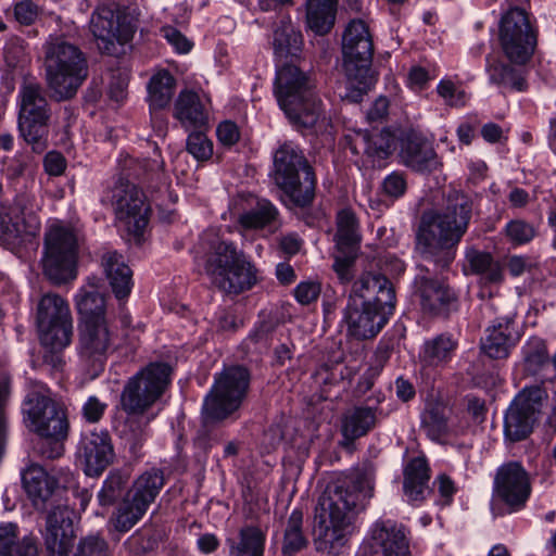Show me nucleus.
<instances>
[{"mask_svg":"<svg viewBox=\"0 0 556 556\" xmlns=\"http://www.w3.org/2000/svg\"><path fill=\"white\" fill-rule=\"evenodd\" d=\"M163 36L179 52L187 53L191 50L192 43L176 28L163 27Z\"/></svg>","mask_w":556,"mask_h":556,"instance_id":"59","label":"nucleus"},{"mask_svg":"<svg viewBox=\"0 0 556 556\" xmlns=\"http://www.w3.org/2000/svg\"><path fill=\"white\" fill-rule=\"evenodd\" d=\"M498 39L504 54L510 62L525 64L534 52L538 33L523 9L511 8L502 15Z\"/></svg>","mask_w":556,"mask_h":556,"instance_id":"18","label":"nucleus"},{"mask_svg":"<svg viewBox=\"0 0 556 556\" xmlns=\"http://www.w3.org/2000/svg\"><path fill=\"white\" fill-rule=\"evenodd\" d=\"M36 325L42 345L53 350L66 348L73 336L68 303L56 293L43 294L36 309Z\"/></svg>","mask_w":556,"mask_h":556,"instance_id":"14","label":"nucleus"},{"mask_svg":"<svg viewBox=\"0 0 556 556\" xmlns=\"http://www.w3.org/2000/svg\"><path fill=\"white\" fill-rule=\"evenodd\" d=\"M451 408L441 402L427 405L421 415V429L430 440L442 443L447 438L451 433Z\"/></svg>","mask_w":556,"mask_h":556,"instance_id":"34","label":"nucleus"},{"mask_svg":"<svg viewBox=\"0 0 556 556\" xmlns=\"http://www.w3.org/2000/svg\"><path fill=\"white\" fill-rule=\"evenodd\" d=\"M18 130L31 149L40 153L47 148L50 105L41 85L24 80L18 90Z\"/></svg>","mask_w":556,"mask_h":556,"instance_id":"12","label":"nucleus"},{"mask_svg":"<svg viewBox=\"0 0 556 556\" xmlns=\"http://www.w3.org/2000/svg\"><path fill=\"white\" fill-rule=\"evenodd\" d=\"M361 239L359 224L355 213L349 208L341 210L337 215L334 236L337 250L358 251Z\"/></svg>","mask_w":556,"mask_h":556,"instance_id":"42","label":"nucleus"},{"mask_svg":"<svg viewBox=\"0 0 556 556\" xmlns=\"http://www.w3.org/2000/svg\"><path fill=\"white\" fill-rule=\"evenodd\" d=\"M303 518L301 508H294L289 515L281 547L283 556H294L307 546L308 540L303 531Z\"/></svg>","mask_w":556,"mask_h":556,"instance_id":"44","label":"nucleus"},{"mask_svg":"<svg viewBox=\"0 0 556 556\" xmlns=\"http://www.w3.org/2000/svg\"><path fill=\"white\" fill-rule=\"evenodd\" d=\"M407 189L406 176L401 172H392L381 182L382 194L390 199H399Z\"/></svg>","mask_w":556,"mask_h":556,"instance_id":"54","label":"nucleus"},{"mask_svg":"<svg viewBox=\"0 0 556 556\" xmlns=\"http://www.w3.org/2000/svg\"><path fill=\"white\" fill-rule=\"evenodd\" d=\"M437 92L450 106L459 108L467 102L466 92L450 79H442L437 86Z\"/></svg>","mask_w":556,"mask_h":556,"instance_id":"52","label":"nucleus"},{"mask_svg":"<svg viewBox=\"0 0 556 556\" xmlns=\"http://www.w3.org/2000/svg\"><path fill=\"white\" fill-rule=\"evenodd\" d=\"M194 262L212 285L227 294L238 295L257 281V269L245 254L213 232L200 237L194 249Z\"/></svg>","mask_w":556,"mask_h":556,"instance_id":"3","label":"nucleus"},{"mask_svg":"<svg viewBox=\"0 0 556 556\" xmlns=\"http://www.w3.org/2000/svg\"><path fill=\"white\" fill-rule=\"evenodd\" d=\"M548 395L544 388H523L513 400L504 416V435L509 442L526 440L533 431L547 404Z\"/></svg>","mask_w":556,"mask_h":556,"instance_id":"17","label":"nucleus"},{"mask_svg":"<svg viewBox=\"0 0 556 556\" xmlns=\"http://www.w3.org/2000/svg\"><path fill=\"white\" fill-rule=\"evenodd\" d=\"M522 355L528 370L538 372L549 363V355L544 340L530 338L522 348Z\"/></svg>","mask_w":556,"mask_h":556,"instance_id":"47","label":"nucleus"},{"mask_svg":"<svg viewBox=\"0 0 556 556\" xmlns=\"http://www.w3.org/2000/svg\"><path fill=\"white\" fill-rule=\"evenodd\" d=\"M102 266L113 293L118 300L127 298L132 287V273L122 254L110 251L102 256Z\"/></svg>","mask_w":556,"mask_h":556,"instance_id":"32","label":"nucleus"},{"mask_svg":"<svg viewBox=\"0 0 556 556\" xmlns=\"http://www.w3.org/2000/svg\"><path fill=\"white\" fill-rule=\"evenodd\" d=\"M73 515L66 506H58L49 513L43 533L49 556H68L75 539Z\"/></svg>","mask_w":556,"mask_h":556,"instance_id":"24","label":"nucleus"},{"mask_svg":"<svg viewBox=\"0 0 556 556\" xmlns=\"http://www.w3.org/2000/svg\"><path fill=\"white\" fill-rule=\"evenodd\" d=\"M45 168L50 175H61L65 169V160L60 153L50 152L45 157Z\"/></svg>","mask_w":556,"mask_h":556,"instance_id":"62","label":"nucleus"},{"mask_svg":"<svg viewBox=\"0 0 556 556\" xmlns=\"http://www.w3.org/2000/svg\"><path fill=\"white\" fill-rule=\"evenodd\" d=\"M532 492L528 471L518 462L501 465L494 475L492 501L503 507L505 513L514 514L522 510Z\"/></svg>","mask_w":556,"mask_h":556,"instance_id":"20","label":"nucleus"},{"mask_svg":"<svg viewBox=\"0 0 556 556\" xmlns=\"http://www.w3.org/2000/svg\"><path fill=\"white\" fill-rule=\"evenodd\" d=\"M230 556H263L265 547V534L254 526H248L240 530L238 541L228 540Z\"/></svg>","mask_w":556,"mask_h":556,"instance_id":"45","label":"nucleus"},{"mask_svg":"<svg viewBox=\"0 0 556 556\" xmlns=\"http://www.w3.org/2000/svg\"><path fill=\"white\" fill-rule=\"evenodd\" d=\"M211 100L205 93L184 90L174 108V116L186 129H202L207 126Z\"/></svg>","mask_w":556,"mask_h":556,"instance_id":"27","label":"nucleus"},{"mask_svg":"<svg viewBox=\"0 0 556 556\" xmlns=\"http://www.w3.org/2000/svg\"><path fill=\"white\" fill-rule=\"evenodd\" d=\"M113 342L108 323L80 321L77 354L80 366L91 378L103 371Z\"/></svg>","mask_w":556,"mask_h":556,"instance_id":"21","label":"nucleus"},{"mask_svg":"<svg viewBox=\"0 0 556 556\" xmlns=\"http://www.w3.org/2000/svg\"><path fill=\"white\" fill-rule=\"evenodd\" d=\"M408 530L393 520L376 521L369 532V547L372 556H413Z\"/></svg>","mask_w":556,"mask_h":556,"instance_id":"23","label":"nucleus"},{"mask_svg":"<svg viewBox=\"0 0 556 556\" xmlns=\"http://www.w3.org/2000/svg\"><path fill=\"white\" fill-rule=\"evenodd\" d=\"M320 291L321 288L318 282L303 281L294 289V296L299 303L307 305L318 299Z\"/></svg>","mask_w":556,"mask_h":556,"instance_id":"56","label":"nucleus"},{"mask_svg":"<svg viewBox=\"0 0 556 556\" xmlns=\"http://www.w3.org/2000/svg\"><path fill=\"white\" fill-rule=\"evenodd\" d=\"M165 483L161 469L151 468L141 473L127 491L122 503L111 517V523L118 532L129 531L147 513Z\"/></svg>","mask_w":556,"mask_h":556,"instance_id":"13","label":"nucleus"},{"mask_svg":"<svg viewBox=\"0 0 556 556\" xmlns=\"http://www.w3.org/2000/svg\"><path fill=\"white\" fill-rule=\"evenodd\" d=\"M338 2L339 0H306L307 27L316 35L328 34L336 22Z\"/></svg>","mask_w":556,"mask_h":556,"instance_id":"35","label":"nucleus"},{"mask_svg":"<svg viewBox=\"0 0 556 556\" xmlns=\"http://www.w3.org/2000/svg\"><path fill=\"white\" fill-rule=\"evenodd\" d=\"M38 15V8L31 1L25 0L15 4L14 16L17 22L30 25Z\"/></svg>","mask_w":556,"mask_h":556,"instance_id":"60","label":"nucleus"},{"mask_svg":"<svg viewBox=\"0 0 556 556\" xmlns=\"http://www.w3.org/2000/svg\"><path fill=\"white\" fill-rule=\"evenodd\" d=\"M377 422L378 408L363 405L354 406L343 414L341 433L345 441L353 442L371 431Z\"/></svg>","mask_w":556,"mask_h":556,"instance_id":"31","label":"nucleus"},{"mask_svg":"<svg viewBox=\"0 0 556 556\" xmlns=\"http://www.w3.org/2000/svg\"><path fill=\"white\" fill-rule=\"evenodd\" d=\"M77 238L71 227L52 225L45 237V275L54 283L76 277Z\"/></svg>","mask_w":556,"mask_h":556,"instance_id":"15","label":"nucleus"},{"mask_svg":"<svg viewBox=\"0 0 556 556\" xmlns=\"http://www.w3.org/2000/svg\"><path fill=\"white\" fill-rule=\"evenodd\" d=\"M273 178L287 206L307 207L315 195V175L300 148L282 143L274 154Z\"/></svg>","mask_w":556,"mask_h":556,"instance_id":"8","label":"nucleus"},{"mask_svg":"<svg viewBox=\"0 0 556 556\" xmlns=\"http://www.w3.org/2000/svg\"><path fill=\"white\" fill-rule=\"evenodd\" d=\"M343 67L351 89L344 97L358 102L362 96L374 85L371 72L374 45L367 25L352 21L343 35Z\"/></svg>","mask_w":556,"mask_h":556,"instance_id":"9","label":"nucleus"},{"mask_svg":"<svg viewBox=\"0 0 556 556\" xmlns=\"http://www.w3.org/2000/svg\"><path fill=\"white\" fill-rule=\"evenodd\" d=\"M28 156L17 154L14 157L3 161V172L10 179H15L24 175L28 167Z\"/></svg>","mask_w":556,"mask_h":556,"instance_id":"58","label":"nucleus"},{"mask_svg":"<svg viewBox=\"0 0 556 556\" xmlns=\"http://www.w3.org/2000/svg\"><path fill=\"white\" fill-rule=\"evenodd\" d=\"M22 413L26 428L48 440L49 447H41V455L49 459L61 456V442L66 439L70 427L64 404L56 401L46 386L36 384L27 392Z\"/></svg>","mask_w":556,"mask_h":556,"instance_id":"6","label":"nucleus"},{"mask_svg":"<svg viewBox=\"0 0 556 556\" xmlns=\"http://www.w3.org/2000/svg\"><path fill=\"white\" fill-rule=\"evenodd\" d=\"M473 210V199L462 190L452 189L441 208L425 213L416 233V248L422 257L441 269L455 258L456 247L467 232Z\"/></svg>","mask_w":556,"mask_h":556,"instance_id":"2","label":"nucleus"},{"mask_svg":"<svg viewBox=\"0 0 556 556\" xmlns=\"http://www.w3.org/2000/svg\"><path fill=\"white\" fill-rule=\"evenodd\" d=\"M415 287L420 306L427 314H442L455 301L454 292L443 281L432 278L430 270L425 266H418Z\"/></svg>","mask_w":556,"mask_h":556,"instance_id":"25","label":"nucleus"},{"mask_svg":"<svg viewBox=\"0 0 556 556\" xmlns=\"http://www.w3.org/2000/svg\"><path fill=\"white\" fill-rule=\"evenodd\" d=\"M400 159L402 164L418 173H430L439 166L434 150L415 134L407 135L402 141Z\"/></svg>","mask_w":556,"mask_h":556,"instance_id":"29","label":"nucleus"},{"mask_svg":"<svg viewBox=\"0 0 556 556\" xmlns=\"http://www.w3.org/2000/svg\"><path fill=\"white\" fill-rule=\"evenodd\" d=\"M470 270L480 275L484 283L497 285L504 279L503 267L488 252L470 249L466 253Z\"/></svg>","mask_w":556,"mask_h":556,"instance_id":"43","label":"nucleus"},{"mask_svg":"<svg viewBox=\"0 0 556 556\" xmlns=\"http://www.w3.org/2000/svg\"><path fill=\"white\" fill-rule=\"evenodd\" d=\"M303 36L291 21L281 20L280 24L274 30L273 49L275 55L282 60L296 58L302 51Z\"/></svg>","mask_w":556,"mask_h":556,"instance_id":"38","label":"nucleus"},{"mask_svg":"<svg viewBox=\"0 0 556 556\" xmlns=\"http://www.w3.org/2000/svg\"><path fill=\"white\" fill-rule=\"evenodd\" d=\"M353 304L344 313L348 332L357 340L375 338L395 307V291L383 275L366 273L353 286Z\"/></svg>","mask_w":556,"mask_h":556,"instance_id":"4","label":"nucleus"},{"mask_svg":"<svg viewBox=\"0 0 556 556\" xmlns=\"http://www.w3.org/2000/svg\"><path fill=\"white\" fill-rule=\"evenodd\" d=\"M136 168L134 170V176L141 178L144 176L155 177V182L159 186V191L161 189H166L165 175L163 172L164 162L161 160L159 155H155L154 159H144L142 161H134Z\"/></svg>","mask_w":556,"mask_h":556,"instance_id":"49","label":"nucleus"},{"mask_svg":"<svg viewBox=\"0 0 556 556\" xmlns=\"http://www.w3.org/2000/svg\"><path fill=\"white\" fill-rule=\"evenodd\" d=\"M78 454L84 463L85 473L90 477L100 476L114 457L109 433L91 432L83 437Z\"/></svg>","mask_w":556,"mask_h":556,"instance_id":"26","label":"nucleus"},{"mask_svg":"<svg viewBox=\"0 0 556 556\" xmlns=\"http://www.w3.org/2000/svg\"><path fill=\"white\" fill-rule=\"evenodd\" d=\"M172 367L164 362L150 363L130 377L121 394L127 414L142 415L161 400L170 384Z\"/></svg>","mask_w":556,"mask_h":556,"instance_id":"11","label":"nucleus"},{"mask_svg":"<svg viewBox=\"0 0 556 556\" xmlns=\"http://www.w3.org/2000/svg\"><path fill=\"white\" fill-rule=\"evenodd\" d=\"M532 264L528 257L514 255L508 258L507 268L511 276L519 277L526 271H530Z\"/></svg>","mask_w":556,"mask_h":556,"instance_id":"63","label":"nucleus"},{"mask_svg":"<svg viewBox=\"0 0 556 556\" xmlns=\"http://www.w3.org/2000/svg\"><path fill=\"white\" fill-rule=\"evenodd\" d=\"M432 78H434V75H431L421 66L412 67L408 74L409 86L415 89H422Z\"/></svg>","mask_w":556,"mask_h":556,"instance_id":"61","label":"nucleus"},{"mask_svg":"<svg viewBox=\"0 0 556 556\" xmlns=\"http://www.w3.org/2000/svg\"><path fill=\"white\" fill-rule=\"evenodd\" d=\"M372 491V476L365 470H356L327 484L314 509L313 534L317 552L340 553Z\"/></svg>","mask_w":556,"mask_h":556,"instance_id":"1","label":"nucleus"},{"mask_svg":"<svg viewBox=\"0 0 556 556\" xmlns=\"http://www.w3.org/2000/svg\"><path fill=\"white\" fill-rule=\"evenodd\" d=\"M302 245V240L296 233H288L280 238L279 247L288 255L296 254Z\"/></svg>","mask_w":556,"mask_h":556,"instance_id":"64","label":"nucleus"},{"mask_svg":"<svg viewBox=\"0 0 556 556\" xmlns=\"http://www.w3.org/2000/svg\"><path fill=\"white\" fill-rule=\"evenodd\" d=\"M239 224L244 229L276 232L281 226L279 210L267 199H258L253 207L239 216Z\"/></svg>","mask_w":556,"mask_h":556,"instance_id":"30","label":"nucleus"},{"mask_svg":"<svg viewBox=\"0 0 556 556\" xmlns=\"http://www.w3.org/2000/svg\"><path fill=\"white\" fill-rule=\"evenodd\" d=\"M187 151L195 160L206 161L213 155V143L201 129H198L188 136Z\"/></svg>","mask_w":556,"mask_h":556,"instance_id":"51","label":"nucleus"},{"mask_svg":"<svg viewBox=\"0 0 556 556\" xmlns=\"http://www.w3.org/2000/svg\"><path fill=\"white\" fill-rule=\"evenodd\" d=\"M430 479L429 467L425 458H413L404 470V492L412 502H421Z\"/></svg>","mask_w":556,"mask_h":556,"instance_id":"39","label":"nucleus"},{"mask_svg":"<svg viewBox=\"0 0 556 556\" xmlns=\"http://www.w3.org/2000/svg\"><path fill=\"white\" fill-rule=\"evenodd\" d=\"M28 201L27 195H18L8 211L0 215V239L10 249L35 237L39 231L37 216L26 210Z\"/></svg>","mask_w":556,"mask_h":556,"instance_id":"22","label":"nucleus"},{"mask_svg":"<svg viewBox=\"0 0 556 556\" xmlns=\"http://www.w3.org/2000/svg\"><path fill=\"white\" fill-rule=\"evenodd\" d=\"M48 88L59 101L73 98L88 76V66L80 49L63 37H50L43 45Z\"/></svg>","mask_w":556,"mask_h":556,"instance_id":"7","label":"nucleus"},{"mask_svg":"<svg viewBox=\"0 0 556 556\" xmlns=\"http://www.w3.org/2000/svg\"><path fill=\"white\" fill-rule=\"evenodd\" d=\"M128 483V476L121 471L111 472L103 482L101 490L98 493L100 505H112L119 498Z\"/></svg>","mask_w":556,"mask_h":556,"instance_id":"48","label":"nucleus"},{"mask_svg":"<svg viewBox=\"0 0 556 556\" xmlns=\"http://www.w3.org/2000/svg\"><path fill=\"white\" fill-rule=\"evenodd\" d=\"M356 255L355 250H337L332 267L341 282H349L353 278L352 267Z\"/></svg>","mask_w":556,"mask_h":556,"instance_id":"53","label":"nucleus"},{"mask_svg":"<svg viewBox=\"0 0 556 556\" xmlns=\"http://www.w3.org/2000/svg\"><path fill=\"white\" fill-rule=\"evenodd\" d=\"M394 138L389 130H358L351 140V150L355 154H363L371 166H380L392 152Z\"/></svg>","mask_w":556,"mask_h":556,"instance_id":"28","label":"nucleus"},{"mask_svg":"<svg viewBox=\"0 0 556 556\" xmlns=\"http://www.w3.org/2000/svg\"><path fill=\"white\" fill-rule=\"evenodd\" d=\"M216 135L220 144L232 147L239 141L241 132L235 122L226 119L218 124Z\"/></svg>","mask_w":556,"mask_h":556,"instance_id":"55","label":"nucleus"},{"mask_svg":"<svg viewBox=\"0 0 556 556\" xmlns=\"http://www.w3.org/2000/svg\"><path fill=\"white\" fill-rule=\"evenodd\" d=\"M250 383V374L242 366L226 368L215 377L214 384L204 397L202 421L205 427L218 424L239 409Z\"/></svg>","mask_w":556,"mask_h":556,"instance_id":"10","label":"nucleus"},{"mask_svg":"<svg viewBox=\"0 0 556 556\" xmlns=\"http://www.w3.org/2000/svg\"><path fill=\"white\" fill-rule=\"evenodd\" d=\"M136 24L128 14L111 8H99L90 21V31L98 49L109 55L125 53V47L132 40Z\"/></svg>","mask_w":556,"mask_h":556,"instance_id":"19","label":"nucleus"},{"mask_svg":"<svg viewBox=\"0 0 556 556\" xmlns=\"http://www.w3.org/2000/svg\"><path fill=\"white\" fill-rule=\"evenodd\" d=\"M504 231L508 240L517 245L530 242L536 235L534 226L523 219L510 220Z\"/></svg>","mask_w":556,"mask_h":556,"instance_id":"50","label":"nucleus"},{"mask_svg":"<svg viewBox=\"0 0 556 556\" xmlns=\"http://www.w3.org/2000/svg\"><path fill=\"white\" fill-rule=\"evenodd\" d=\"M76 306L81 321L106 323L105 298L98 291L96 283L90 282L79 289Z\"/></svg>","mask_w":556,"mask_h":556,"instance_id":"37","label":"nucleus"},{"mask_svg":"<svg viewBox=\"0 0 556 556\" xmlns=\"http://www.w3.org/2000/svg\"><path fill=\"white\" fill-rule=\"evenodd\" d=\"M175 78L166 71L155 73L149 81L148 92L151 110H163L166 108L175 92Z\"/></svg>","mask_w":556,"mask_h":556,"instance_id":"46","label":"nucleus"},{"mask_svg":"<svg viewBox=\"0 0 556 556\" xmlns=\"http://www.w3.org/2000/svg\"><path fill=\"white\" fill-rule=\"evenodd\" d=\"M106 407V403L101 402L97 396L91 395L84 403L81 413L88 422L96 424L103 417Z\"/></svg>","mask_w":556,"mask_h":556,"instance_id":"57","label":"nucleus"},{"mask_svg":"<svg viewBox=\"0 0 556 556\" xmlns=\"http://www.w3.org/2000/svg\"><path fill=\"white\" fill-rule=\"evenodd\" d=\"M23 485L35 505L43 503L53 493L56 480L39 465H30L22 477Z\"/></svg>","mask_w":556,"mask_h":556,"instance_id":"36","label":"nucleus"},{"mask_svg":"<svg viewBox=\"0 0 556 556\" xmlns=\"http://www.w3.org/2000/svg\"><path fill=\"white\" fill-rule=\"evenodd\" d=\"M457 349V341L450 334H439L424 343L420 361L424 366L438 367L448 363Z\"/></svg>","mask_w":556,"mask_h":556,"instance_id":"40","label":"nucleus"},{"mask_svg":"<svg viewBox=\"0 0 556 556\" xmlns=\"http://www.w3.org/2000/svg\"><path fill=\"white\" fill-rule=\"evenodd\" d=\"M515 344L511 324L505 318L486 329L485 337L481 340V350L490 358L502 359L509 355Z\"/></svg>","mask_w":556,"mask_h":556,"instance_id":"33","label":"nucleus"},{"mask_svg":"<svg viewBox=\"0 0 556 556\" xmlns=\"http://www.w3.org/2000/svg\"><path fill=\"white\" fill-rule=\"evenodd\" d=\"M116 219L129 239L140 243L149 224L150 204L144 193L128 180L119 179L111 190Z\"/></svg>","mask_w":556,"mask_h":556,"instance_id":"16","label":"nucleus"},{"mask_svg":"<svg viewBox=\"0 0 556 556\" xmlns=\"http://www.w3.org/2000/svg\"><path fill=\"white\" fill-rule=\"evenodd\" d=\"M311 76L292 63L277 68L275 94L289 121L299 128L325 124L321 102L314 93Z\"/></svg>","mask_w":556,"mask_h":556,"instance_id":"5","label":"nucleus"},{"mask_svg":"<svg viewBox=\"0 0 556 556\" xmlns=\"http://www.w3.org/2000/svg\"><path fill=\"white\" fill-rule=\"evenodd\" d=\"M0 556H37V546L31 538L18 539L17 526L0 525Z\"/></svg>","mask_w":556,"mask_h":556,"instance_id":"41","label":"nucleus"}]
</instances>
